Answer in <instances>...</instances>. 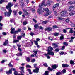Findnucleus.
Listing matches in <instances>:
<instances>
[{"mask_svg": "<svg viewBox=\"0 0 75 75\" xmlns=\"http://www.w3.org/2000/svg\"><path fill=\"white\" fill-rule=\"evenodd\" d=\"M33 52H34V54H35V55L36 56V58H38V56L37 55H37V53L38 52V51H33Z\"/></svg>", "mask_w": 75, "mask_h": 75, "instance_id": "19", "label": "nucleus"}, {"mask_svg": "<svg viewBox=\"0 0 75 75\" xmlns=\"http://www.w3.org/2000/svg\"><path fill=\"white\" fill-rule=\"evenodd\" d=\"M45 1H42V3L41 4H41H42L43 5V6H42V8H43L42 7H44H44H46V6H47V4H45Z\"/></svg>", "mask_w": 75, "mask_h": 75, "instance_id": "16", "label": "nucleus"}, {"mask_svg": "<svg viewBox=\"0 0 75 75\" xmlns=\"http://www.w3.org/2000/svg\"><path fill=\"white\" fill-rule=\"evenodd\" d=\"M64 53L63 51H61L59 52V54L60 55H62L64 54Z\"/></svg>", "mask_w": 75, "mask_h": 75, "instance_id": "36", "label": "nucleus"}, {"mask_svg": "<svg viewBox=\"0 0 75 75\" xmlns=\"http://www.w3.org/2000/svg\"><path fill=\"white\" fill-rule=\"evenodd\" d=\"M28 71L29 72L30 74H32V73H31V69H28Z\"/></svg>", "mask_w": 75, "mask_h": 75, "instance_id": "44", "label": "nucleus"}, {"mask_svg": "<svg viewBox=\"0 0 75 75\" xmlns=\"http://www.w3.org/2000/svg\"><path fill=\"white\" fill-rule=\"evenodd\" d=\"M40 40V39L39 38H37L36 39V41H37V42H38Z\"/></svg>", "mask_w": 75, "mask_h": 75, "instance_id": "48", "label": "nucleus"}, {"mask_svg": "<svg viewBox=\"0 0 75 75\" xmlns=\"http://www.w3.org/2000/svg\"><path fill=\"white\" fill-rule=\"evenodd\" d=\"M47 21H45L43 22V23L44 24H47Z\"/></svg>", "mask_w": 75, "mask_h": 75, "instance_id": "47", "label": "nucleus"}, {"mask_svg": "<svg viewBox=\"0 0 75 75\" xmlns=\"http://www.w3.org/2000/svg\"><path fill=\"white\" fill-rule=\"evenodd\" d=\"M71 25L72 27H75V23H71Z\"/></svg>", "mask_w": 75, "mask_h": 75, "instance_id": "34", "label": "nucleus"}, {"mask_svg": "<svg viewBox=\"0 0 75 75\" xmlns=\"http://www.w3.org/2000/svg\"><path fill=\"white\" fill-rule=\"evenodd\" d=\"M26 60L27 62H30V60H31V59L29 57H27L26 58Z\"/></svg>", "mask_w": 75, "mask_h": 75, "instance_id": "27", "label": "nucleus"}, {"mask_svg": "<svg viewBox=\"0 0 75 75\" xmlns=\"http://www.w3.org/2000/svg\"><path fill=\"white\" fill-rule=\"evenodd\" d=\"M52 45H53L54 48H57L58 47V46L55 43H52Z\"/></svg>", "mask_w": 75, "mask_h": 75, "instance_id": "22", "label": "nucleus"}, {"mask_svg": "<svg viewBox=\"0 0 75 75\" xmlns=\"http://www.w3.org/2000/svg\"><path fill=\"white\" fill-rule=\"evenodd\" d=\"M44 66L45 67H48V65H47V64L46 63H45L43 64Z\"/></svg>", "mask_w": 75, "mask_h": 75, "instance_id": "62", "label": "nucleus"}, {"mask_svg": "<svg viewBox=\"0 0 75 75\" xmlns=\"http://www.w3.org/2000/svg\"><path fill=\"white\" fill-rule=\"evenodd\" d=\"M8 40H6L5 41V43H6V44H8Z\"/></svg>", "mask_w": 75, "mask_h": 75, "instance_id": "60", "label": "nucleus"}, {"mask_svg": "<svg viewBox=\"0 0 75 75\" xmlns=\"http://www.w3.org/2000/svg\"><path fill=\"white\" fill-rule=\"evenodd\" d=\"M63 44H64V45H65L66 46H68V43L66 42H64L63 43Z\"/></svg>", "mask_w": 75, "mask_h": 75, "instance_id": "43", "label": "nucleus"}, {"mask_svg": "<svg viewBox=\"0 0 75 75\" xmlns=\"http://www.w3.org/2000/svg\"><path fill=\"white\" fill-rule=\"evenodd\" d=\"M63 32L64 33H67V30L65 29H64L63 30Z\"/></svg>", "mask_w": 75, "mask_h": 75, "instance_id": "54", "label": "nucleus"}, {"mask_svg": "<svg viewBox=\"0 0 75 75\" xmlns=\"http://www.w3.org/2000/svg\"><path fill=\"white\" fill-rule=\"evenodd\" d=\"M2 19H3V17L2 16H0V22Z\"/></svg>", "mask_w": 75, "mask_h": 75, "instance_id": "58", "label": "nucleus"}, {"mask_svg": "<svg viewBox=\"0 0 75 75\" xmlns=\"http://www.w3.org/2000/svg\"><path fill=\"white\" fill-rule=\"evenodd\" d=\"M27 24V22L26 21L24 22L23 23V25H26V24Z\"/></svg>", "mask_w": 75, "mask_h": 75, "instance_id": "53", "label": "nucleus"}, {"mask_svg": "<svg viewBox=\"0 0 75 75\" xmlns=\"http://www.w3.org/2000/svg\"><path fill=\"white\" fill-rule=\"evenodd\" d=\"M60 40H62L63 39H64V37L63 36H61L60 37Z\"/></svg>", "mask_w": 75, "mask_h": 75, "instance_id": "59", "label": "nucleus"}, {"mask_svg": "<svg viewBox=\"0 0 75 75\" xmlns=\"http://www.w3.org/2000/svg\"><path fill=\"white\" fill-rule=\"evenodd\" d=\"M34 27L35 28L37 29L38 27V24H36L35 25H34Z\"/></svg>", "mask_w": 75, "mask_h": 75, "instance_id": "28", "label": "nucleus"}, {"mask_svg": "<svg viewBox=\"0 0 75 75\" xmlns=\"http://www.w3.org/2000/svg\"><path fill=\"white\" fill-rule=\"evenodd\" d=\"M17 13V10H14L13 11V13L14 14V15H16Z\"/></svg>", "mask_w": 75, "mask_h": 75, "instance_id": "24", "label": "nucleus"}, {"mask_svg": "<svg viewBox=\"0 0 75 75\" xmlns=\"http://www.w3.org/2000/svg\"><path fill=\"white\" fill-rule=\"evenodd\" d=\"M67 13V11H63L60 12L59 14H60L61 17H64V15H65Z\"/></svg>", "mask_w": 75, "mask_h": 75, "instance_id": "5", "label": "nucleus"}, {"mask_svg": "<svg viewBox=\"0 0 75 75\" xmlns=\"http://www.w3.org/2000/svg\"><path fill=\"white\" fill-rule=\"evenodd\" d=\"M44 55L45 56H47V59H50V58H51V57H50V56L48 55V53H47V54L45 53L44 54Z\"/></svg>", "mask_w": 75, "mask_h": 75, "instance_id": "23", "label": "nucleus"}, {"mask_svg": "<svg viewBox=\"0 0 75 75\" xmlns=\"http://www.w3.org/2000/svg\"><path fill=\"white\" fill-rule=\"evenodd\" d=\"M3 45H5V46H6V45H7V43L6 42H4L3 43Z\"/></svg>", "mask_w": 75, "mask_h": 75, "instance_id": "61", "label": "nucleus"}, {"mask_svg": "<svg viewBox=\"0 0 75 75\" xmlns=\"http://www.w3.org/2000/svg\"><path fill=\"white\" fill-rule=\"evenodd\" d=\"M22 38V36H18L17 37V39H18V40H21V38Z\"/></svg>", "mask_w": 75, "mask_h": 75, "instance_id": "29", "label": "nucleus"}, {"mask_svg": "<svg viewBox=\"0 0 75 75\" xmlns=\"http://www.w3.org/2000/svg\"><path fill=\"white\" fill-rule=\"evenodd\" d=\"M69 15H70L71 16H73V15H74V14H73V12H70L69 13Z\"/></svg>", "mask_w": 75, "mask_h": 75, "instance_id": "50", "label": "nucleus"}, {"mask_svg": "<svg viewBox=\"0 0 75 75\" xmlns=\"http://www.w3.org/2000/svg\"><path fill=\"white\" fill-rule=\"evenodd\" d=\"M18 42H19V40L18 39L15 40L14 39H13V43H17Z\"/></svg>", "mask_w": 75, "mask_h": 75, "instance_id": "20", "label": "nucleus"}, {"mask_svg": "<svg viewBox=\"0 0 75 75\" xmlns=\"http://www.w3.org/2000/svg\"><path fill=\"white\" fill-rule=\"evenodd\" d=\"M65 46H62V47L61 49L63 50L64 49H65Z\"/></svg>", "mask_w": 75, "mask_h": 75, "instance_id": "56", "label": "nucleus"}, {"mask_svg": "<svg viewBox=\"0 0 75 75\" xmlns=\"http://www.w3.org/2000/svg\"><path fill=\"white\" fill-rule=\"evenodd\" d=\"M39 28L40 30H44V28L41 26H39Z\"/></svg>", "mask_w": 75, "mask_h": 75, "instance_id": "38", "label": "nucleus"}, {"mask_svg": "<svg viewBox=\"0 0 75 75\" xmlns=\"http://www.w3.org/2000/svg\"><path fill=\"white\" fill-rule=\"evenodd\" d=\"M6 62V60H3L1 62V64H3V63H4V62Z\"/></svg>", "mask_w": 75, "mask_h": 75, "instance_id": "45", "label": "nucleus"}, {"mask_svg": "<svg viewBox=\"0 0 75 75\" xmlns=\"http://www.w3.org/2000/svg\"><path fill=\"white\" fill-rule=\"evenodd\" d=\"M38 71H39V69L38 68H36V69L33 70V72L35 73H38Z\"/></svg>", "mask_w": 75, "mask_h": 75, "instance_id": "13", "label": "nucleus"}, {"mask_svg": "<svg viewBox=\"0 0 75 75\" xmlns=\"http://www.w3.org/2000/svg\"><path fill=\"white\" fill-rule=\"evenodd\" d=\"M53 50V48L51 46H49L48 47L47 51L48 52H50V51H51Z\"/></svg>", "mask_w": 75, "mask_h": 75, "instance_id": "10", "label": "nucleus"}, {"mask_svg": "<svg viewBox=\"0 0 75 75\" xmlns=\"http://www.w3.org/2000/svg\"><path fill=\"white\" fill-rule=\"evenodd\" d=\"M3 2H4V0H1L0 1V4H2Z\"/></svg>", "mask_w": 75, "mask_h": 75, "instance_id": "46", "label": "nucleus"}, {"mask_svg": "<svg viewBox=\"0 0 75 75\" xmlns=\"http://www.w3.org/2000/svg\"><path fill=\"white\" fill-rule=\"evenodd\" d=\"M10 21L11 22V23H13V22H14V21H15L14 20V19H13L11 20Z\"/></svg>", "mask_w": 75, "mask_h": 75, "instance_id": "52", "label": "nucleus"}, {"mask_svg": "<svg viewBox=\"0 0 75 75\" xmlns=\"http://www.w3.org/2000/svg\"><path fill=\"white\" fill-rule=\"evenodd\" d=\"M35 59H32L31 61V62L33 63L35 62Z\"/></svg>", "mask_w": 75, "mask_h": 75, "instance_id": "41", "label": "nucleus"}, {"mask_svg": "<svg viewBox=\"0 0 75 75\" xmlns=\"http://www.w3.org/2000/svg\"><path fill=\"white\" fill-rule=\"evenodd\" d=\"M57 26L56 25L53 26V28H57Z\"/></svg>", "mask_w": 75, "mask_h": 75, "instance_id": "63", "label": "nucleus"}, {"mask_svg": "<svg viewBox=\"0 0 75 75\" xmlns=\"http://www.w3.org/2000/svg\"><path fill=\"white\" fill-rule=\"evenodd\" d=\"M12 6V5L11 3H9L8 5L6 6V8L8 9V12L5 13L6 16L9 17L11 15V13H12V10L11 9Z\"/></svg>", "mask_w": 75, "mask_h": 75, "instance_id": "1", "label": "nucleus"}, {"mask_svg": "<svg viewBox=\"0 0 75 75\" xmlns=\"http://www.w3.org/2000/svg\"><path fill=\"white\" fill-rule=\"evenodd\" d=\"M3 52L4 53H6L7 52V50H3Z\"/></svg>", "mask_w": 75, "mask_h": 75, "instance_id": "57", "label": "nucleus"}, {"mask_svg": "<svg viewBox=\"0 0 75 75\" xmlns=\"http://www.w3.org/2000/svg\"><path fill=\"white\" fill-rule=\"evenodd\" d=\"M2 34L4 35H7V33L6 32H3Z\"/></svg>", "mask_w": 75, "mask_h": 75, "instance_id": "55", "label": "nucleus"}, {"mask_svg": "<svg viewBox=\"0 0 75 75\" xmlns=\"http://www.w3.org/2000/svg\"><path fill=\"white\" fill-rule=\"evenodd\" d=\"M49 73V72H48V71H47L45 72L44 74H43V75H48Z\"/></svg>", "mask_w": 75, "mask_h": 75, "instance_id": "30", "label": "nucleus"}, {"mask_svg": "<svg viewBox=\"0 0 75 75\" xmlns=\"http://www.w3.org/2000/svg\"><path fill=\"white\" fill-rule=\"evenodd\" d=\"M74 8H75L74 7V6H69V7L68 10V11H73V10H74Z\"/></svg>", "mask_w": 75, "mask_h": 75, "instance_id": "7", "label": "nucleus"}, {"mask_svg": "<svg viewBox=\"0 0 75 75\" xmlns=\"http://www.w3.org/2000/svg\"><path fill=\"white\" fill-rule=\"evenodd\" d=\"M70 63L71 65H75V63H74V62L72 60H71L70 61Z\"/></svg>", "mask_w": 75, "mask_h": 75, "instance_id": "32", "label": "nucleus"}, {"mask_svg": "<svg viewBox=\"0 0 75 75\" xmlns=\"http://www.w3.org/2000/svg\"><path fill=\"white\" fill-rule=\"evenodd\" d=\"M58 67V65H57L56 64H54V65H52V68H51L50 67H49L48 68V70L49 71H52L53 70V69H56Z\"/></svg>", "mask_w": 75, "mask_h": 75, "instance_id": "3", "label": "nucleus"}, {"mask_svg": "<svg viewBox=\"0 0 75 75\" xmlns=\"http://www.w3.org/2000/svg\"><path fill=\"white\" fill-rule=\"evenodd\" d=\"M23 54V53H18L16 55L17 56H20V55H21V56Z\"/></svg>", "mask_w": 75, "mask_h": 75, "instance_id": "35", "label": "nucleus"}, {"mask_svg": "<svg viewBox=\"0 0 75 75\" xmlns=\"http://www.w3.org/2000/svg\"><path fill=\"white\" fill-rule=\"evenodd\" d=\"M75 4V2H73L72 1H70L68 3V4L69 5H72V4Z\"/></svg>", "mask_w": 75, "mask_h": 75, "instance_id": "15", "label": "nucleus"}, {"mask_svg": "<svg viewBox=\"0 0 75 75\" xmlns=\"http://www.w3.org/2000/svg\"><path fill=\"white\" fill-rule=\"evenodd\" d=\"M8 65L9 67H13V65L11 64V63H9Z\"/></svg>", "mask_w": 75, "mask_h": 75, "instance_id": "37", "label": "nucleus"}, {"mask_svg": "<svg viewBox=\"0 0 75 75\" xmlns=\"http://www.w3.org/2000/svg\"><path fill=\"white\" fill-rule=\"evenodd\" d=\"M24 11L25 12V15H27L28 14V13L26 11L24 10Z\"/></svg>", "mask_w": 75, "mask_h": 75, "instance_id": "42", "label": "nucleus"}, {"mask_svg": "<svg viewBox=\"0 0 75 75\" xmlns=\"http://www.w3.org/2000/svg\"><path fill=\"white\" fill-rule=\"evenodd\" d=\"M19 69L21 71V74H22V73L24 74V67H20Z\"/></svg>", "mask_w": 75, "mask_h": 75, "instance_id": "8", "label": "nucleus"}, {"mask_svg": "<svg viewBox=\"0 0 75 75\" xmlns=\"http://www.w3.org/2000/svg\"><path fill=\"white\" fill-rule=\"evenodd\" d=\"M61 73L62 74H64L66 73V70L64 69L61 71Z\"/></svg>", "mask_w": 75, "mask_h": 75, "instance_id": "31", "label": "nucleus"}, {"mask_svg": "<svg viewBox=\"0 0 75 75\" xmlns=\"http://www.w3.org/2000/svg\"><path fill=\"white\" fill-rule=\"evenodd\" d=\"M21 31V30L20 29H18L17 31H16V34L18 33Z\"/></svg>", "mask_w": 75, "mask_h": 75, "instance_id": "33", "label": "nucleus"}, {"mask_svg": "<svg viewBox=\"0 0 75 75\" xmlns=\"http://www.w3.org/2000/svg\"><path fill=\"white\" fill-rule=\"evenodd\" d=\"M46 13H45V16H47L50 14H51V11H49L48 8H46L45 10Z\"/></svg>", "mask_w": 75, "mask_h": 75, "instance_id": "4", "label": "nucleus"}, {"mask_svg": "<svg viewBox=\"0 0 75 75\" xmlns=\"http://www.w3.org/2000/svg\"><path fill=\"white\" fill-rule=\"evenodd\" d=\"M30 35L31 36H33L34 35V33L33 32H31L30 33Z\"/></svg>", "mask_w": 75, "mask_h": 75, "instance_id": "64", "label": "nucleus"}, {"mask_svg": "<svg viewBox=\"0 0 75 75\" xmlns=\"http://www.w3.org/2000/svg\"><path fill=\"white\" fill-rule=\"evenodd\" d=\"M61 72H57L56 73V75H61Z\"/></svg>", "mask_w": 75, "mask_h": 75, "instance_id": "49", "label": "nucleus"}, {"mask_svg": "<svg viewBox=\"0 0 75 75\" xmlns=\"http://www.w3.org/2000/svg\"><path fill=\"white\" fill-rule=\"evenodd\" d=\"M16 31H15V28L11 27V34H16Z\"/></svg>", "mask_w": 75, "mask_h": 75, "instance_id": "6", "label": "nucleus"}, {"mask_svg": "<svg viewBox=\"0 0 75 75\" xmlns=\"http://www.w3.org/2000/svg\"><path fill=\"white\" fill-rule=\"evenodd\" d=\"M43 6V4H42L40 5H39V9L37 10V12L40 15L42 14V13H43V12L44 11V8H42Z\"/></svg>", "mask_w": 75, "mask_h": 75, "instance_id": "2", "label": "nucleus"}, {"mask_svg": "<svg viewBox=\"0 0 75 75\" xmlns=\"http://www.w3.org/2000/svg\"><path fill=\"white\" fill-rule=\"evenodd\" d=\"M69 21H70L69 20V18H67L66 20V23H69Z\"/></svg>", "mask_w": 75, "mask_h": 75, "instance_id": "40", "label": "nucleus"}, {"mask_svg": "<svg viewBox=\"0 0 75 75\" xmlns=\"http://www.w3.org/2000/svg\"><path fill=\"white\" fill-rule=\"evenodd\" d=\"M72 30H73V28H70V30L69 31V33H70L71 34H72V33H74V31Z\"/></svg>", "mask_w": 75, "mask_h": 75, "instance_id": "17", "label": "nucleus"}, {"mask_svg": "<svg viewBox=\"0 0 75 75\" xmlns=\"http://www.w3.org/2000/svg\"><path fill=\"white\" fill-rule=\"evenodd\" d=\"M45 31H52V28L50 27L45 28Z\"/></svg>", "mask_w": 75, "mask_h": 75, "instance_id": "9", "label": "nucleus"}, {"mask_svg": "<svg viewBox=\"0 0 75 75\" xmlns=\"http://www.w3.org/2000/svg\"><path fill=\"white\" fill-rule=\"evenodd\" d=\"M54 36H55V37H57V36L59 35V33H54Z\"/></svg>", "mask_w": 75, "mask_h": 75, "instance_id": "25", "label": "nucleus"}, {"mask_svg": "<svg viewBox=\"0 0 75 75\" xmlns=\"http://www.w3.org/2000/svg\"><path fill=\"white\" fill-rule=\"evenodd\" d=\"M33 41L34 42L35 44V45H37V48H39L40 45H38V42H37V41H36L35 40H34Z\"/></svg>", "mask_w": 75, "mask_h": 75, "instance_id": "12", "label": "nucleus"}, {"mask_svg": "<svg viewBox=\"0 0 75 75\" xmlns=\"http://www.w3.org/2000/svg\"><path fill=\"white\" fill-rule=\"evenodd\" d=\"M6 73L8 75V74H11L12 73V71H11V70H9L8 71H6Z\"/></svg>", "mask_w": 75, "mask_h": 75, "instance_id": "14", "label": "nucleus"}, {"mask_svg": "<svg viewBox=\"0 0 75 75\" xmlns=\"http://www.w3.org/2000/svg\"><path fill=\"white\" fill-rule=\"evenodd\" d=\"M58 6H59V4L58 3H57L55 4L53 6V8H55L56 7H58Z\"/></svg>", "mask_w": 75, "mask_h": 75, "instance_id": "18", "label": "nucleus"}, {"mask_svg": "<svg viewBox=\"0 0 75 75\" xmlns=\"http://www.w3.org/2000/svg\"><path fill=\"white\" fill-rule=\"evenodd\" d=\"M59 51V48H57L55 49V51L56 52H58Z\"/></svg>", "mask_w": 75, "mask_h": 75, "instance_id": "39", "label": "nucleus"}, {"mask_svg": "<svg viewBox=\"0 0 75 75\" xmlns=\"http://www.w3.org/2000/svg\"><path fill=\"white\" fill-rule=\"evenodd\" d=\"M69 15H70L71 16H73V15H74V14H73V12H70L69 13Z\"/></svg>", "mask_w": 75, "mask_h": 75, "instance_id": "51", "label": "nucleus"}, {"mask_svg": "<svg viewBox=\"0 0 75 75\" xmlns=\"http://www.w3.org/2000/svg\"><path fill=\"white\" fill-rule=\"evenodd\" d=\"M62 67H69V65L64 64H62Z\"/></svg>", "mask_w": 75, "mask_h": 75, "instance_id": "21", "label": "nucleus"}, {"mask_svg": "<svg viewBox=\"0 0 75 75\" xmlns=\"http://www.w3.org/2000/svg\"><path fill=\"white\" fill-rule=\"evenodd\" d=\"M47 54L48 55H54V52H53L50 51V52H47Z\"/></svg>", "mask_w": 75, "mask_h": 75, "instance_id": "11", "label": "nucleus"}, {"mask_svg": "<svg viewBox=\"0 0 75 75\" xmlns=\"http://www.w3.org/2000/svg\"><path fill=\"white\" fill-rule=\"evenodd\" d=\"M46 4L47 6H50L51 5V1H47V2Z\"/></svg>", "mask_w": 75, "mask_h": 75, "instance_id": "26", "label": "nucleus"}]
</instances>
